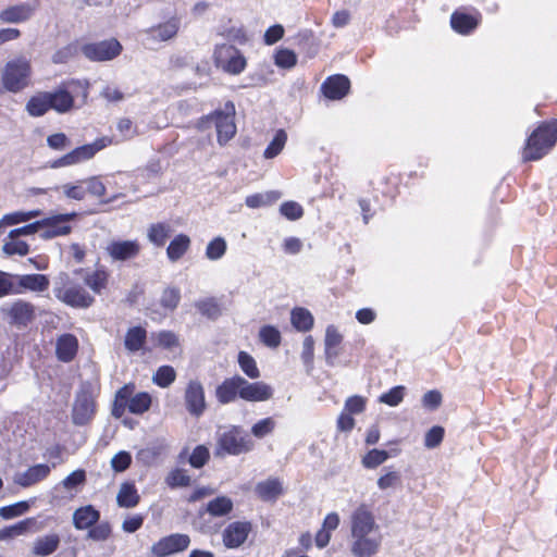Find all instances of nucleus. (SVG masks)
I'll return each instance as SVG.
<instances>
[{
	"mask_svg": "<svg viewBox=\"0 0 557 557\" xmlns=\"http://www.w3.org/2000/svg\"><path fill=\"white\" fill-rule=\"evenodd\" d=\"M190 545V537L183 533H173L161 537L151 546V553L157 557H166L184 552Z\"/></svg>",
	"mask_w": 557,
	"mask_h": 557,
	"instance_id": "obj_11",
	"label": "nucleus"
},
{
	"mask_svg": "<svg viewBox=\"0 0 557 557\" xmlns=\"http://www.w3.org/2000/svg\"><path fill=\"white\" fill-rule=\"evenodd\" d=\"M405 391L406 388L401 385L395 386L387 393L382 394L379 398V401L391 407H396L403 401Z\"/></svg>",
	"mask_w": 557,
	"mask_h": 557,
	"instance_id": "obj_52",
	"label": "nucleus"
},
{
	"mask_svg": "<svg viewBox=\"0 0 557 557\" xmlns=\"http://www.w3.org/2000/svg\"><path fill=\"white\" fill-rule=\"evenodd\" d=\"M78 350V341L73 334H62L55 342V355L62 362L72 361Z\"/></svg>",
	"mask_w": 557,
	"mask_h": 557,
	"instance_id": "obj_21",
	"label": "nucleus"
},
{
	"mask_svg": "<svg viewBox=\"0 0 557 557\" xmlns=\"http://www.w3.org/2000/svg\"><path fill=\"white\" fill-rule=\"evenodd\" d=\"M133 392L134 385H124L116 392L114 407L112 409L113 416L120 418L124 413V410L127 407V400Z\"/></svg>",
	"mask_w": 557,
	"mask_h": 557,
	"instance_id": "obj_41",
	"label": "nucleus"
},
{
	"mask_svg": "<svg viewBox=\"0 0 557 557\" xmlns=\"http://www.w3.org/2000/svg\"><path fill=\"white\" fill-rule=\"evenodd\" d=\"M34 523V519L27 518L13 525L3 528L2 530H0V541L13 539L25 534L29 530L30 525H33Z\"/></svg>",
	"mask_w": 557,
	"mask_h": 557,
	"instance_id": "obj_40",
	"label": "nucleus"
},
{
	"mask_svg": "<svg viewBox=\"0 0 557 557\" xmlns=\"http://www.w3.org/2000/svg\"><path fill=\"white\" fill-rule=\"evenodd\" d=\"M314 358V339L311 335L305 337L302 343L301 360L304 361L307 370L310 371L313 367Z\"/></svg>",
	"mask_w": 557,
	"mask_h": 557,
	"instance_id": "obj_58",
	"label": "nucleus"
},
{
	"mask_svg": "<svg viewBox=\"0 0 557 557\" xmlns=\"http://www.w3.org/2000/svg\"><path fill=\"white\" fill-rule=\"evenodd\" d=\"M275 425L276 423L272 418H264L252 425L251 433L257 438H263L274 431Z\"/></svg>",
	"mask_w": 557,
	"mask_h": 557,
	"instance_id": "obj_54",
	"label": "nucleus"
},
{
	"mask_svg": "<svg viewBox=\"0 0 557 557\" xmlns=\"http://www.w3.org/2000/svg\"><path fill=\"white\" fill-rule=\"evenodd\" d=\"M180 26V18L171 17L166 22L149 28L147 33L153 40L166 41L176 36Z\"/></svg>",
	"mask_w": 557,
	"mask_h": 557,
	"instance_id": "obj_27",
	"label": "nucleus"
},
{
	"mask_svg": "<svg viewBox=\"0 0 557 557\" xmlns=\"http://www.w3.org/2000/svg\"><path fill=\"white\" fill-rule=\"evenodd\" d=\"M152 338L156 341L157 345L165 348L172 349L178 345V337L172 331H161L158 333H152Z\"/></svg>",
	"mask_w": 557,
	"mask_h": 557,
	"instance_id": "obj_53",
	"label": "nucleus"
},
{
	"mask_svg": "<svg viewBox=\"0 0 557 557\" xmlns=\"http://www.w3.org/2000/svg\"><path fill=\"white\" fill-rule=\"evenodd\" d=\"M165 481L171 487L188 486L190 476L187 474L186 470L175 469L168 474Z\"/></svg>",
	"mask_w": 557,
	"mask_h": 557,
	"instance_id": "obj_55",
	"label": "nucleus"
},
{
	"mask_svg": "<svg viewBox=\"0 0 557 557\" xmlns=\"http://www.w3.org/2000/svg\"><path fill=\"white\" fill-rule=\"evenodd\" d=\"M190 247V238L185 234L176 235L166 248V256L175 262L180 260Z\"/></svg>",
	"mask_w": 557,
	"mask_h": 557,
	"instance_id": "obj_34",
	"label": "nucleus"
},
{
	"mask_svg": "<svg viewBox=\"0 0 557 557\" xmlns=\"http://www.w3.org/2000/svg\"><path fill=\"white\" fill-rule=\"evenodd\" d=\"M281 198V194L278 191H267L249 195L245 199V203L247 207L251 209H257L265 206H270L277 201Z\"/></svg>",
	"mask_w": 557,
	"mask_h": 557,
	"instance_id": "obj_37",
	"label": "nucleus"
},
{
	"mask_svg": "<svg viewBox=\"0 0 557 557\" xmlns=\"http://www.w3.org/2000/svg\"><path fill=\"white\" fill-rule=\"evenodd\" d=\"M343 342V335L335 325H327L324 337V355L325 361L330 366H334L339 355V346Z\"/></svg>",
	"mask_w": 557,
	"mask_h": 557,
	"instance_id": "obj_20",
	"label": "nucleus"
},
{
	"mask_svg": "<svg viewBox=\"0 0 557 557\" xmlns=\"http://www.w3.org/2000/svg\"><path fill=\"white\" fill-rule=\"evenodd\" d=\"M280 212L290 221L299 220L304 215L302 207L296 201L283 202L280 207Z\"/></svg>",
	"mask_w": 557,
	"mask_h": 557,
	"instance_id": "obj_57",
	"label": "nucleus"
},
{
	"mask_svg": "<svg viewBox=\"0 0 557 557\" xmlns=\"http://www.w3.org/2000/svg\"><path fill=\"white\" fill-rule=\"evenodd\" d=\"M253 447V441L244 434L240 428L232 426L218 433L214 455L216 457L238 456L251 451Z\"/></svg>",
	"mask_w": 557,
	"mask_h": 557,
	"instance_id": "obj_3",
	"label": "nucleus"
},
{
	"mask_svg": "<svg viewBox=\"0 0 557 557\" xmlns=\"http://www.w3.org/2000/svg\"><path fill=\"white\" fill-rule=\"evenodd\" d=\"M48 98L51 110L58 113H66L74 107V97L64 86H60L53 91H48Z\"/></svg>",
	"mask_w": 557,
	"mask_h": 557,
	"instance_id": "obj_23",
	"label": "nucleus"
},
{
	"mask_svg": "<svg viewBox=\"0 0 557 557\" xmlns=\"http://www.w3.org/2000/svg\"><path fill=\"white\" fill-rule=\"evenodd\" d=\"M35 12L30 3H20L1 11L0 20L4 23H22L28 21Z\"/></svg>",
	"mask_w": 557,
	"mask_h": 557,
	"instance_id": "obj_24",
	"label": "nucleus"
},
{
	"mask_svg": "<svg viewBox=\"0 0 557 557\" xmlns=\"http://www.w3.org/2000/svg\"><path fill=\"white\" fill-rule=\"evenodd\" d=\"M242 376L235 375L226 379L216 387L215 395L219 403L225 405L240 397Z\"/></svg>",
	"mask_w": 557,
	"mask_h": 557,
	"instance_id": "obj_22",
	"label": "nucleus"
},
{
	"mask_svg": "<svg viewBox=\"0 0 557 557\" xmlns=\"http://www.w3.org/2000/svg\"><path fill=\"white\" fill-rule=\"evenodd\" d=\"M17 286L21 293L25 290H30L35 293H41L48 289L49 287V278L44 274H25L17 275Z\"/></svg>",
	"mask_w": 557,
	"mask_h": 557,
	"instance_id": "obj_25",
	"label": "nucleus"
},
{
	"mask_svg": "<svg viewBox=\"0 0 557 557\" xmlns=\"http://www.w3.org/2000/svg\"><path fill=\"white\" fill-rule=\"evenodd\" d=\"M388 458L389 455L386 450L371 449L362 458V465L368 469H373L385 462Z\"/></svg>",
	"mask_w": 557,
	"mask_h": 557,
	"instance_id": "obj_51",
	"label": "nucleus"
},
{
	"mask_svg": "<svg viewBox=\"0 0 557 557\" xmlns=\"http://www.w3.org/2000/svg\"><path fill=\"white\" fill-rule=\"evenodd\" d=\"M234 114V104L232 102H227L224 111H215L206 117L207 122L212 123L215 126L218 141L220 145L226 144L236 134Z\"/></svg>",
	"mask_w": 557,
	"mask_h": 557,
	"instance_id": "obj_8",
	"label": "nucleus"
},
{
	"mask_svg": "<svg viewBox=\"0 0 557 557\" xmlns=\"http://www.w3.org/2000/svg\"><path fill=\"white\" fill-rule=\"evenodd\" d=\"M240 385V398L246 401H265L273 396V388L262 381L250 383L242 377Z\"/></svg>",
	"mask_w": 557,
	"mask_h": 557,
	"instance_id": "obj_17",
	"label": "nucleus"
},
{
	"mask_svg": "<svg viewBox=\"0 0 557 557\" xmlns=\"http://www.w3.org/2000/svg\"><path fill=\"white\" fill-rule=\"evenodd\" d=\"M2 251L7 256H26L29 252V246L26 242L20 240L18 237H13L4 240Z\"/></svg>",
	"mask_w": 557,
	"mask_h": 557,
	"instance_id": "obj_45",
	"label": "nucleus"
},
{
	"mask_svg": "<svg viewBox=\"0 0 557 557\" xmlns=\"http://www.w3.org/2000/svg\"><path fill=\"white\" fill-rule=\"evenodd\" d=\"M260 341L270 348H277L281 344V333L273 325H264L259 331Z\"/></svg>",
	"mask_w": 557,
	"mask_h": 557,
	"instance_id": "obj_43",
	"label": "nucleus"
},
{
	"mask_svg": "<svg viewBox=\"0 0 557 557\" xmlns=\"http://www.w3.org/2000/svg\"><path fill=\"white\" fill-rule=\"evenodd\" d=\"M233 500L227 496H218L210 500L205 511L212 517H225L233 510Z\"/></svg>",
	"mask_w": 557,
	"mask_h": 557,
	"instance_id": "obj_36",
	"label": "nucleus"
},
{
	"mask_svg": "<svg viewBox=\"0 0 557 557\" xmlns=\"http://www.w3.org/2000/svg\"><path fill=\"white\" fill-rule=\"evenodd\" d=\"M350 88V82L345 75L330 76L321 86L324 96L331 100L344 98Z\"/></svg>",
	"mask_w": 557,
	"mask_h": 557,
	"instance_id": "obj_18",
	"label": "nucleus"
},
{
	"mask_svg": "<svg viewBox=\"0 0 557 557\" xmlns=\"http://www.w3.org/2000/svg\"><path fill=\"white\" fill-rule=\"evenodd\" d=\"M479 21L475 16L455 12L450 17V25L459 34L467 35L476 28Z\"/></svg>",
	"mask_w": 557,
	"mask_h": 557,
	"instance_id": "obj_32",
	"label": "nucleus"
},
{
	"mask_svg": "<svg viewBox=\"0 0 557 557\" xmlns=\"http://www.w3.org/2000/svg\"><path fill=\"white\" fill-rule=\"evenodd\" d=\"M226 248L227 245L225 239L218 236L207 245L206 257L212 261L220 260L225 255Z\"/></svg>",
	"mask_w": 557,
	"mask_h": 557,
	"instance_id": "obj_47",
	"label": "nucleus"
},
{
	"mask_svg": "<svg viewBox=\"0 0 557 557\" xmlns=\"http://www.w3.org/2000/svg\"><path fill=\"white\" fill-rule=\"evenodd\" d=\"M185 404L188 412L199 417L206 409L205 391L199 381H190L185 391Z\"/></svg>",
	"mask_w": 557,
	"mask_h": 557,
	"instance_id": "obj_16",
	"label": "nucleus"
},
{
	"mask_svg": "<svg viewBox=\"0 0 557 557\" xmlns=\"http://www.w3.org/2000/svg\"><path fill=\"white\" fill-rule=\"evenodd\" d=\"M108 272L104 269H97L85 277V283L95 292L100 293L107 285Z\"/></svg>",
	"mask_w": 557,
	"mask_h": 557,
	"instance_id": "obj_49",
	"label": "nucleus"
},
{
	"mask_svg": "<svg viewBox=\"0 0 557 557\" xmlns=\"http://www.w3.org/2000/svg\"><path fill=\"white\" fill-rule=\"evenodd\" d=\"M1 311L10 318V322L16 325H27L35 315V308L30 302L16 300L7 304Z\"/></svg>",
	"mask_w": 557,
	"mask_h": 557,
	"instance_id": "obj_15",
	"label": "nucleus"
},
{
	"mask_svg": "<svg viewBox=\"0 0 557 557\" xmlns=\"http://www.w3.org/2000/svg\"><path fill=\"white\" fill-rule=\"evenodd\" d=\"M251 532V523L248 521H234L226 525L222 532L223 544L227 548H238L242 546L249 533Z\"/></svg>",
	"mask_w": 557,
	"mask_h": 557,
	"instance_id": "obj_14",
	"label": "nucleus"
},
{
	"mask_svg": "<svg viewBox=\"0 0 557 557\" xmlns=\"http://www.w3.org/2000/svg\"><path fill=\"white\" fill-rule=\"evenodd\" d=\"M100 518V513L92 506L88 505L76 509L73 513L74 527L84 530L92 527Z\"/></svg>",
	"mask_w": 557,
	"mask_h": 557,
	"instance_id": "obj_28",
	"label": "nucleus"
},
{
	"mask_svg": "<svg viewBox=\"0 0 557 557\" xmlns=\"http://www.w3.org/2000/svg\"><path fill=\"white\" fill-rule=\"evenodd\" d=\"M146 337L147 332L145 329L141 326H133L128 329L125 334L124 346L129 352H137L143 348Z\"/></svg>",
	"mask_w": 557,
	"mask_h": 557,
	"instance_id": "obj_35",
	"label": "nucleus"
},
{
	"mask_svg": "<svg viewBox=\"0 0 557 557\" xmlns=\"http://www.w3.org/2000/svg\"><path fill=\"white\" fill-rule=\"evenodd\" d=\"M213 61L218 69L231 75H239L247 65L244 54L232 45H218L213 52Z\"/></svg>",
	"mask_w": 557,
	"mask_h": 557,
	"instance_id": "obj_6",
	"label": "nucleus"
},
{
	"mask_svg": "<svg viewBox=\"0 0 557 557\" xmlns=\"http://www.w3.org/2000/svg\"><path fill=\"white\" fill-rule=\"evenodd\" d=\"M95 414V401L90 392L82 389L75 398L72 418L77 425L88 423Z\"/></svg>",
	"mask_w": 557,
	"mask_h": 557,
	"instance_id": "obj_13",
	"label": "nucleus"
},
{
	"mask_svg": "<svg viewBox=\"0 0 557 557\" xmlns=\"http://www.w3.org/2000/svg\"><path fill=\"white\" fill-rule=\"evenodd\" d=\"M290 322L297 331L308 332L313 327L314 319L308 309L297 307L290 312Z\"/></svg>",
	"mask_w": 557,
	"mask_h": 557,
	"instance_id": "obj_33",
	"label": "nucleus"
},
{
	"mask_svg": "<svg viewBox=\"0 0 557 557\" xmlns=\"http://www.w3.org/2000/svg\"><path fill=\"white\" fill-rule=\"evenodd\" d=\"M255 492L264 502H274L283 494L282 482L276 478H270L259 482Z\"/></svg>",
	"mask_w": 557,
	"mask_h": 557,
	"instance_id": "obj_26",
	"label": "nucleus"
},
{
	"mask_svg": "<svg viewBox=\"0 0 557 557\" xmlns=\"http://www.w3.org/2000/svg\"><path fill=\"white\" fill-rule=\"evenodd\" d=\"M53 294L60 301L75 308H87L94 302V297L84 287L75 284L66 273H60L55 278Z\"/></svg>",
	"mask_w": 557,
	"mask_h": 557,
	"instance_id": "obj_5",
	"label": "nucleus"
},
{
	"mask_svg": "<svg viewBox=\"0 0 557 557\" xmlns=\"http://www.w3.org/2000/svg\"><path fill=\"white\" fill-rule=\"evenodd\" d=\"M296 54L288 49L278 50L275 54V64L280 67H292L296 64Z\"/></svg>",
	"mask_w": 557,
	"mask_h": 557,
	"instance_id": "obj_63",
	"label": "nucleus"
},
{
	"mask_svg": "<svg viewBox=\"0 0 557 557\" xmlns=\"http://www.w3.org/2000/svg\"><path fill=\"white\" fill-rule=\"evenodd\" d=\"M29 509V504L27 502H18L10 506H4L0 508V516L3 519H13L15 517L22 516L27 512Z\"/></svg>",
	"mask_w": 557,
	"mask_h": 557,
	"instance_id": "obj_56",
	"label": "nucleus"
},
{
	"mask_svg": "<svg viewBox=\"0 0 557 557\" xmlns=\"http://www.w3.org/2000/svg\"><path fill=\"white\" fill-rule=\"evenodd\" d=\"M557 143V120L541 124L528 138L523 160L543 158Z\"/></svg>",
	"mask_w": 557,
	"mask_h": 557,
	"instance_id": "obj_2",
	"label": "nucleus"
},
{
	"mask_svg": "<svg viewBox=\"0 0 557 557\" xmlns=\"http://www.w3.org/2000/svg\"><path fill=\"white\" fill-rule=\"evenodd\" d=\"M238 364L248 377L258 379L260 376L256 360L248 352L240 351L238 354Z\"/></svg>",
	"mask_w": 557,
	"mask_h": 557,
	"instance_id": "obj_46",
	"label": "nucleus"
},
{
	"mask_svg": "<svg viewBox=\"0 0 557 557\" xmlns=\"http://www.w3.org/2000/svg\"><path fill=\"white\" fill-rule=\"evenodd\" d=\"M208 459H209L208 448L203 445H199L193 450V453L189 457V463L194 468H201L202 466H205L207 463Z\"/></svg>",
	"mask_w": 557,
	"mask_h": 557,
	"instance_id": "obj_62",
	"label": "nucleus"
},
{
	"mask_svg": "<svg viewBox=\"0 0 557 557\" xmlns=\"http://www.w3.org/2000/svg\"><path fill=\"white\" fill-rule=\"evenodd\" d=\"M30 75L32 66L26 58L10 60L1 70L2 88L10 92H18L29 85Z\"/></svg>",
	"mask_w": 557,
	"mask_h": 557,
	"instance_id": "obj_4",
	"label": "nucleus"
},
{
	"mask_svg": "<svg viewBox=\"0 0 557 557\" xmlns=\"http://www.w3.org/2000/svg\"><path fill=\"white\" fill-rule=\"evenodd\" d=\"M151 406V396L146 392L131 395L127 400V409L131 413L143 414L148 411Z\"/></svg>",
	"mask_w": 557,
	"mask_h": 557,
	"instance_id": "obj_38",
	"label": "nucleus"
},
{
	"mask_svg": "<svg viewBox=\"0 0 557 557\" xmlns=\"http://www.w3.org/2000/svg\"><path fill=\"white\" fill-rule=\"evenodd\" d=\"M60 544L58 534H47L35 540L33 544V554L39 557H46L53 554Z\"/></svg>",
	"mask_w": 557,
	"mask_h": 557,
	"instance_id": "obj_30",
	"label": "nucleus"
},
{
	"mask_svg": "<svg viewBox=\"0 0 557 557\" xmlns=\"http://www.w3.org/2000/svg\"><path fill=\"white\" fill-rule=\"evenodd\" d=\"M172 233V228L168 223L151 224L148 228V239L156 246H163Z\"/></svg>",
	"mask_w": 557,
	"mask_h": 557,
	"instance_id": "obj_39",
	"label": "nucleus"
},
{
	"mask_svg": "<svg viewBox=\"0 0 557 557\" xmlns=\"http://www.w3.org/2000/svg\"><path fill=\"white\" fill-rule=\"evenodd\" d=\"M61 189L70 199L83 200L86 197L84 181H79L76 184H64L61 186Z\"/></svg>",
	"mask_w": 557,
	"mask_h": 557,
	"instance_id": "obj_59",
	"label": "nucleus"
},
{
	"mask_svg": "<svg viewBox=\"0 0 557 557\" xmlns=\"http://www.w3.org/2000/svg\"><path fill=\"white\" fill-rule=\"evenodd\" d=\"M366 408V398L355 395L345 401L344 411L349 414H357L364 410Z\"/></svg>",
	"mask_w": 557,
	"mask_h": 557,
	"instance_id": "obj_64",
	"label": "nucleus"
},
{
	"mask_svg": "<svg viewBox=\"0 0 557 557\" xmlns=\"http://www.w3.org/2000/svg\"><path fill=\"white\" fill-rule=\"evenodd\" d=\"M176 379V372L171 366H162L152 376V382L162 387H169Z\"/></svg>",
	"mask_w": 557,
	"mask_h": 557,
	"instance_id": "obj_44",
	"label": "nucleus"
},
{
	"mask_svg": "<svg viewBox=\"0 0 557 557\" xmlns=\"http://www.w3.org/2000/svg\"><path fill=\"white\" fill-rule=\"evenodd\" d=\"M181 300V292L177 287H168L163 290L160 304L161 306L169 310L174 311L176 307L178 306Z\"/></svg>",
	"mask_w": 557,
	"mask_h": 557,
	"instance_id": "obj_50",
	"label": "nucleus"
},
{
	"mask_svg": "<svg viewBox=\"0 0 557 557\" xmlns=\"http://www.w3.org/2000/svg\"><path fill=\"white\" fill-rule=\"evenodd\" d=\"M286 140H287V135H286L285 131L284 129H278L275 133V136L272 139V141L265 148V150L263 152V157L265 159H273V158H275L277 154L281 153V151L285 147Z\"/></svg>",
	"mask_w": 557,
	"mask_h": 557,
	"instance_id": "obj_42",
	"label": "nucleus"
},
{
	"mask_svg": "<svg viewBox=\"0 0 557 557\" xmlns=\"http://www.w3.org/2000/svg\"><path fill=\"white\" fill-rule=\"evenodd\" d=\"M195 307L202 315L209 319H216L221 314L220 305L214 298L199 300L195 304Z\"/></svg>",
	"mask_w": 557,
	"mask_h": 557,
	"instance_id": "obj_48",
	"label": "nucleus"
},
{
	"mask_svg": "<svg viewBox=\"0 0 557 557\" xmlns=\"http://www.w3.org/2000/svg\"><path fill=\"white\" fill-rule=\"evenodd\" d=\"M444 429L442 426L435 425L431 428L424 436V446L426 448H435L437 447L443 438H444Z\"/></svg>",
	"mask_w": 557,
	"mask_h": 557,
	"instance_id": "obj_60",
	"label": "nucleus"
},
{
	"mask_svg": "<svg viewBox=\"0 0 557 557\" xmlns=\"http://www.w3.org/2000/svg\"><path fill=\"white\" fill-rule=\"evenodd\" d=\"M122 51V46L116 39H108L99 42L86 44L82 47L83 54L90 61L104 62L116 58Z\"/></svg>",
	"mask_w": 557,
	"mask_h": 557,
	"instance_id": "obj_9",
	"label": "nucleus"
},
{
	"mask_svg": "<svg viewBox=\"0 0 557 557\" xmlns=\"http://www.w3.org/2000/svg\"><path fill=\"white\" fill-rule=\"evenodd\" d=\"M50 471L51 467L49 465H35L23 472L16 473L14 475V483L23 487H28L46 479Z\"/></svg>",
	"mask_w": 557,
	"mask_h": 557,
	"instance_id": "obj_19",
	"label": "nucleus"
},
{
	"mask_svg": "<svg viewBox=\"0 0 557 557\" xmlns=\"http://www.w3.org/2000/svg\"><path fill=\"white\" fill-rule=\"evenodd\" d=\"M112 144L109 137H101L91 144L83 145L62 156L52 162L51 168H64L75 165L84 161L90 160L98 151L104 149Z\"/></svg>",
	"mask_w": 557,
	"mask_h": 557,
	"instance_id": "obj_7",
	"label": "nucleus"
},
{
	"mask_svg": "<svg viewBox=\"0 0 557 557\" xmlns=\"http://www.w3.org/2000/svg\"><path fill=\"white\" fill-rule=\"evenodd\" d=\"M104 250L113 262H124L137 258L141 245L137 239H112L107 244Z\"/></svg>",
	"mask_w": 557,
	"mask_h": 557,
	"instance_id": "obj_12",
	"label": "nucleus"
},
{
	"mask_svg": "<svg viewBox=\"0 0 557 557\" xmlns=\"http://www.w3.org/2000/svg\"><path fill=\"white\" fill-rule=\"evenodd\" d=\"M76 216V213L55 214L40 220V238L47 240L58 236L67 235L71 232L69 222Z\"/></svg>",
	"mask_w": 557,
	"mask_h": 557,
	"instance_id": "obj_10",
	"label": "nucleus"
},
{
	"mask_svg": "<svg viewBox=\"0 0 557 557\" xmlns=\"http://www.w3.org/2000/svg\"><path fill=\"white\" fill-rule=\"evenodd\" d=\"M383 534L372 510L364 504L349 517V552L352 557H374L381 549Z\"/></svg>",
	"mask_w": 557,
	"mask_h": 557,
	"instance_id": "obj_1",
	"label": "nucleus"
},
{
	"mask_svg": "<svg viewBox=\"0 0 557 557\" xmlns=\"http://www.w3.org/2000/svg\"><path fill=\"white\" fill-rule=\"evenodd\" d=\"M25 110L33 117L45 115L51 110L48 91H39L33 95L26 102Z\"/></svg>",
	"mask_w": 557,
	"mask_h": 557,
	"instance_id": "obj_29",
	"label": "nucleus"
},
{
	"mask_svg": "<svg viewBox=\"0 0 557 557\" xmlns=\"http://www.w3.org/2000/svg\"><path fill=\"white\" fill-rule=\"evenodd\" d=\"M12 275L0 271V298L8 295L21 294V290L16 288L12 281Z\"/></svg>",
	"mask_w": 557,
	"mask_h": 557,
	"instance_id": "obj_61",
	"label": "nucleus"
},
{
	"mask_svg": "<svg viewBox=\"0 0 557 557\" xmlns=\"http://www.w3.org/2000/svg\"><path fill=\"white\" fill-rule=\"evenodd\" d=\"M139 494L134 483L124 482L121 484L116 495V503L122 508H134L139 503Z\"/></svg>",
	"mask_w": 557,
	"mask_h": 557,
	"instance_id": "obj_31",
	"label": "nucleus"
}]
</instances>
